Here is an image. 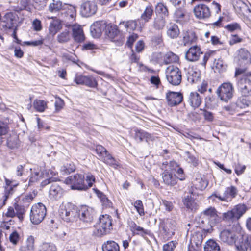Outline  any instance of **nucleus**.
Wrapping results in <instances>:
<instances>
[{
    "label": "nucleus",
    "mask_w": 251,
    "mask_h": 251,
    "mask_svg": "<svg viewBox=\"0 0 251 251\" xmlns=\"http://www.w3.org/2000/svg\"><path fill=\"white\" fill-rule=\"evenodd\" d=\"M247 209L245 204H238L231 210L223 213V220L229 223H234V225H239V219L245 213Z\"/></svg>",
    "instance_id": "obj_1"
},
{
    "label": "nucleus",
    "mask_w": 251,
    "mask_h": 251,
    "mask_svg": "<svg viewBox=\"0 0 251 251\" xmlns=\"http://www.w3.org/2000/svg\"><path fill=\"white\" fill-rule=\"evenodd\" d=\"M59 215L65 222L73 223L78 218V207L72 203H67L60 208Z\"/></svg>",
    "instance_id": "obj_2"
},
{
    "label": "nucleus",
    "mask_w": 251,
    "mask_h": 251,
    "mask_svg": "<svg viewBox=\"0 0 251 251\" xmlns=\"http://www.w3.org/2000/svg\"><path fill=\"white\" fill-rule=\"evenodd\" d=\"M112 229V220L108 215H101L99 218V222L95 226L93 233L98 237L106 235Z\"/></svg>",
    "instance_id": "obj_3"
},
{
    "label": "nucleus",
    "mask_w": 251,
    "mask_h": 251,
    "mask_svg": "<svg viewBox=\"0 0 251 251\" xmlns=\"http://www.w3.org/2000/svg\"><path fill=\"white\" fill-rule=\"evenodd\" d=\"M95 151L98 155L99 159L104 163L115 169H117L119 166V162L101 145H97Z\"/></svg>",
    "instance_id": "obj_4"
},
{
    "label": "nucleus",
    "mask_w": 251,
    "mask_h": 251,
    "mask_svg": "<svg viewBox=\"0 0 251 251\" xmlns=\"http://www.w3.org/2000/svg\"><path fill=\"white\" fill-rule=\"evenodd\" d=\"M47 214L46 206L42 203L33 205L30 210V220L34 225L40 224L45 218Z\"/></svg>",
    "instance_id": "obj_5"
},
{
    "label": "nucleus",
    "mask_w": 251,
    "mask_h": 251,
    "mask_svg": "<svg viewBox=\"0 0 251 251\" xmlns=\"http://www.w3.org/2000/svg\"><path fill=\"white\" fill-rule=\"evenodd\" d=\"M166 77L170 84L173 86H178L182 80L181 72L178 67L170 65L166 70Z\"/></svg>",
    "instance_id": "obj_6"
},
{
    "label": "nucleus",
    "mask_w": 251,
    "mask_h": 251,
    "mask_svg": "<svg viewBox=\"0 0 251 251\" xmlns=\"http://www.w3.org/2000/svg\"><path fill=\"white\" fill-rule=\"evenodd\" d=\"M84 176L76 174L68 177L65 180L67 185H70L72 190H86V184L84 183Z\"/></svg>",
    "instance_id": "obj_7"
},
{
    "label": "nucleus",
    "mask_w": 251,
    "mask_h": 251,
    "mask_svg": "<svg viewBox=\"0 0 251 251\" xmlns=\"http://www.w3.org/2000/svg\"><path fill=\"white\" fill-rule=\"evenodd\" d=\"M234 92L233 84L230 82H225L221 84L217 89L216 94L219 99L225 102L231 99Z\"/></svg>",
    "instance_id": "obj_8"
},
{
    "label": "nucleus",
    "mask_w": 251,
    "mask_h": 251,
    "mask_svg": "<svg viewBox=\"0 0 251 251\" xmlns=\"http://www.w3.org/2000/svg\"><path fill=\"white\" fill-rule=\"evenodd\" d=\"M176 222L171 219H160L159 227L161 234L166 238H171L175 234Z\"/></svg>",
    "instance_id": "obj_9"
},
{
    "label": "nucleus",
    "mask_w": 251,
    "mask_h": 251,
    "mask_svg": "<svg viewBox=\"0 0 251 251\" xmlns=\"http://www.w3.org/2000/svg\"><path fill=\"white\" fill-rule=\"evenodd\" d=\"M26 212L25 207L17 202L13 203L12 206L8 207L7 210L4 216L7 218L17 217L20 222L24 220Z\"/></svg>",
    "instance_id": "obj_10"
},
{
    "label": "nucleus",
    "mask_w": 251,
    "mask_h": 251,
    "mask_svg": "<svg viewBox=\"0 0 251 251\" xmlns=\"http://www.w3.org/2000/svg\"><path fill=\"white\" fill-rule=\"evenodd\" d=\"M238 192L237 188L235 186H231L226 188L223 196L214 192L211 195L209 198L214 201V198H216L221 201L229 202L236 197Z\"/></svg>",
    "instance_id": "obj_11"
},
{
    "label": "nucleus",
    "mask_w": 251,
    "mask_h": 251,
    "mask_svg": "<svg viewBox=\"0 0 251 251\" xmlns=\"http://www.w3.org/2000/svg\"><path fill=\"white\" fill-rule=\"evenodd\" d=\"M98 7L94 0H83L80 6V13L84 17H89L95 15Z\"/></svg>",
    "instance_id": "obj_12"
},
{
    "label": "nucleus",
    "mask_w": 251,
    "mask_h": 251,
    "mask_svg": "<svg viewBox=\"0 0 251 251\" xmlns=\"http://www.w3.org/2000/svg\"><path fill=\"white\" fill-rule=\"evenodd\" d=\"M239 92L243 97L251 96V79L239 78L237 83Z\"/></svg>",
    "instance_id": "obj_13"
},
{
    "label": "nucleus",
    "mask_w": 251,
    "mask_h": 251,
    "mask_svg": "<svg viewBox=\"0 0 251 251\" xmlns=\"http://www.w3.org/2000/svg\"><path fill=\"white\" fill-rule=\"evenodd\" d=\"M0 26L2 29L7 30L13 29L14 27V23L16 22V16L12 12L6 13L0 20Z\"/></svg>",
    "instance_id": "obj_14"
},
{
    "label": "nucleus",
    "mask_w": 251,
    "mask_h": 251,
    "mask_svg": "<svg viewBox=\"0 0 251 251\" xmlns=\"http://www.w3.org/2000/svg\"><path fill=\"white\" fill-rule=\"evenodd\" d=\"M94 214V209L88 206H82L78 210V218L84 223H91L93 220Z\"/></svg>",
    "instance_id": "obj_15"
},
{
    "label": "nucleus",
    "mask_w": 251,
    "mask_h": 251,
    "mask_svg": "<svg viewBox=\"0 0 251 251\" xmlns=\"http://www.w3.org/2000/svg\"><path fill=\"white\" fill-rule=\"evenodd\" d=\"M193 12L196 17L200 20L209 18L211 16L209 8L203 4L196 5L194 8Z\"/></svg>",
    "instance_id": "obj_16"
},
{
    "label": "nucleus",
    "mask_w": 251,
    "mask_h": 251,
    "mask_svg": "<svg viewBox=\"0 0 251 251\" xmlns=\"http://www.w3.org/2000/svg\"><path fill=\"white\" fill-rule=\"evenodd\" d=\"M236 247L239 251H248L251 250V236L242 235L237 241H235Z\"/></svg>",
    "instance_id": "obj_17"
},
{
    "label": "nucleus",
    "mask_w": 251,
    "mask_h": 251,
    "mask_svg": "<svg viewBox=\"0 0 251 251\" xmlns=\"http://www.w3.org/2000/svg\"><path fill=\"white\" fill-rule=\"evenodd\" d=\"M75 81L77 84L84 85L91 88H95L98 85L97 81L92 76L77 75L75 78Z\"/></svg>",
    "instance_id": "obj_18"
},
{
    "label": "nucleus",
    "mask_w": 251,
    "mask_h": 251,
    "mask_svg": "<svg viewBox=\"0 0 251 251\" xmlns=\"http://www.w3.org/2000/svg\"><path fill=\"white\" fill-rule=\"evenodd\" d=\"M166 98L169 105L171 106L179 104L183 100V95L180 92H168Z\"/></svg>",
    "instance_id": "obj_19"
},
{
    "label": "nucleus",
    "mask_w": 251,
    "mask_h": 251,
    "mask_svg": "<svg viewBox=\"0 0 251 251\" xmlns=\"http://www.w3.org/2000/svg\"><path fill=\"white\" fill-rule=\"evenodd\" d=\"M64 193V190L55 181L50 187L49 196L50 199L57 200L63 196Z\"/></svg>",
    "instance_id": "obj_20"
},
{
    "label": "nucleus",
    "mask_w": 251,
    "mask_h": 251,
    "mask_svg": "<svg viewBox=\"0 0 251 251\" xmlns=\"http://www.w3.org/2000/svg\"><path fill=\"white\" fill-rule=\"evenodd\" d=\"M134 131V139L138 142H142L144 140L149 142L154 140L155 138L152 135L144 130L135 128Z\"/></svg>",
    "instance_id": "obj_21"
},
{
    "label": "nucleus",
    "mask_w": 251,
    "mask_h": 251,
    "mask_svg": "<svg viewBox=\"0 0 251 251\" xmlns=\"http://www.w3.org/2000/svg\"><path fill=\"white\" fill-rule=\"evenodd\" d=\"M221 240L227 243L229 245H233L235 243L236 234L235 232L229 229L223 230L220 234Z\"/></svg>",
    "instance_id": "obj_22"
},
{
    "label": "nucleus",
    "mask_w": 251,
    "mask_h": 251,
    "mask_svg": "<svg viewBox=\"0 0 251 251\" xmlns=\"http://www.w3.org/2000/svg\"><path fill=\"white\" fill-rule=\"evenodd\" d=\"M202 52L198 46H194L189 48L185 54V57L189 61L194 62L198 60Z\"/></svg>",
    "instance_id": "obj_23"
},
{
    "label": "nucleus",
    "mask_w": 251,
    "mask_h": 251,
    "mask_svg": "<svg viewBox=\"0 0 251 251\" xmlns=\"http://www.w3.org/2000/svg\"><path fill=\"white\" fill-rule=\"evenodd\" d=\"M106 25L103 21H97L93 23L90 27V31L94 37L98 38L100 36L102 32L106 29Z\"/></svg>",
    "instance_id": "obj_24"
},
{
    "label": "nucleus",
    "mask_w": 251,
    "mask_h": 251,
    "mask_svg": "<svg viewBox=\"0 0 251 251\" xmlns=\"http://www.w3.org/2000/svg\"><path fill=\"white\" fill-rule=\"evenodd\" d=\"M64 6L65 7L60 12L61 16L65 18L66 20L74 21L76 15L75 8L66 4H64Z\"/></svg>",
    "instance_id": "obj_25"
},
{
    "label": "nucleus",
    "mask_w": 251,
    "mask_h": 251,
    "mask_svg": "<svg viewBox=\"0 0 251 251\" xmlns=\"http://www.w3.org/2000/svg\"><path fill=\"white\" fill-rule=\"evenodd\" d=\"M128 225L130 228V231L133 234L140 235L144 237L146 235H149L150 232L147 229L137 225L134 221H130L128 222Z\"/></svg>",
    "instance_id": "obj_26"
},
{
    "label": "nucleus",
    "mask_w": 251,
    "mask_h": 251,
    "mask_svg": "<svg viewBox=\"0 0 251 251\" xmlns=\"http://www.w3.org/2000/svg\"><path fill=\"white\" fill-rule=\"evenodd\" d=\"M163 182L168 186H174L177 183V178L175 175L167 169L164 170L162 174Z\"/></svg>",
    "instance_id": "obj_27"
},
{
    "label": "nucleus",
    "mask_w": 251,
    "mask_h": 251,
    "mask_svg": "<svg viewBox=\"0 0 251 251\" xmlns=\"http://www.w3.org/2000/svg\"><path fill=\"white\" fill-rule=\"evenodd\" d=\"M166 34L171 39H176L180 34L178 25L175 23H170L166 27Z\"/></svg>",
    "instance_id": "obj_28"
},
{
    "label": "nucleus",
    "mask_w": 251,
    "mask_h": 251,
    "mask_svg": "<svg viewBox=\"0 0 251 251\" xmlns=\"http://www.w3.org/2000/svg\"><path fill=\"white\" fill-rule=\"evenodd\" d=\"M73 36L75 41L80 43L85 39L84 34L81 26L78 25H74L72 26Z\"/></svg>",
    "instance_id": "obj_29"
},
{
    "label": "nucleus",
    "mask_w": 251,
    "mask_h": 251,
    "mask_svg": "<svg viewBox=\"0 0 251 251\" xmlns=\"http://www.w3.org/2000/svg\"><path fill=\"white\" fill-rule=\"evenodd\" d=\"M188 102L192 108L196 109L201 105V98L197 92H191L188 98Z\"/></svg>",
    "instance_id": "obj_30"
},
{
    "label": "nucleus",
    "mask_w": 251,
    "mask_h": 251,
    "mask_svg": "<svg viewBox=\"0 0 251 251\" xmlns=\"http://www.w3.org/2000/svg\"><path fill=\"white\" fill-rule=\"evenodd\" d=\"M182 42L184 46H187L195 43L197 40L196 33L192 30L184 31L182 33Z\"/></svg>",
    "instance_id": "obj_31"
},
{
    "label": "nucleus",
    "mask_w": 251,
    "mask_h": 251,
    "mask_svg": "<svg viewBox=\"0 0 251 251\" xmlns=\"http://www.w3.org/2000/svg\"><path fill=\"white\" fill-rule=\"evenodd\" d=\"M137 26V23L134 20L121 22L119 25V28L122 32H130L135 30Z\"/></svg>",
    "instance_id": "obj_32"
},
{
    "label": "nucleus",
    "mask_w": 251,
    "mask_h": 251,
    "mask_svg": "<svg viewBox=\"0 0 251 251\" xmlns=\"http://www.w3.org/2000/svg\"><path fill=\"white\" fill-rule=\"evenodd\" d=\"M154 14V9L152 5L149 4L146 7L141 15L140 20L145 23H147L151 19Z\"/></svg>",
    "instance_id": "obj_33"
},
{
    "label": "nucleus",
    "mask_w": 251,
    "mask_h": 251,
    "mask_svg": "<svg viewBox=\"0 0 251 251\" xmlns=\"http://www.w3.org/2000/svg\"><path fill=\"white\" fill-rule=\"evenodd\" d=\"M60 0H52L49 6V11L51 13L61 12L65 7Z\"/></svg>",
    "instance_id": "obj_34"
},
{
    "label": "nucleus",
    "mask_w": 251,
    "mask_h": 251,
    "mask_svg": "<svg viewBox=\"0 0 251 251\" xmlns=\"http://www.w3.org/2000/svg\"><path fill=\"white\" fill-rule=\"evenodd\" d=\"M106 28V33L108 37L111 40L115 39L118 36L120 30H121L119 26L118 27L116 25H108Z\"/></svg>",
    "instance_id": "obj_35"
},
{
    "label": "nucleus",
    "mask_w": 251,
    "mask_h": 251,
    "mask_svg": "<svg viewBox=\"0 0 251 251\" xmlns=\"http://www.w3.org/2000/svg\"><path fill=\"white\" fill-rule=\"evenodd\" d=\"M103 251H120L119 245L114 241L105 242L102 246Z\"/></svg>",
    "instance_id": "obj_36"
},
{
    "label": "nucleus",
    "mask_w": 251,
    "mask_h": 251,
    "mask_svg": "<svg viewBox=\"0 0 251 251\" xmlns=\"http://www.w3.org/2000/svg\"><path fill=\"white\" fill-rule=\"evenodd\" d=\"M182 201L184 205L188 209L193 211L197 208L198 205L191 196L185 197Z\"/></svg>",
    "instance_id": "obj_37"
},
{
    "label": "nucleus",
    "mask_w": 251,
    "mask_h": 251,
    "mask_svg": "<svg viewBox=\"0 0 251 251\" xmlns=\"http://www.w3.org/2000/svg\"><path fill=\"white\" fill-rule=\"evenodd\" d=\"M71 38V34L69 29H65L58 34L57 41L59 43H65L70 41Z\"/></svg>",
    "instance_id": "obj_38"
},
{
    "label": "nucleus",
    "mask_w": 251,
    "mask_h": 251,
    "mask_svg": "<svg viewBox=\"0 0 251 251\" xmlns=\"http://www.w3.org/2000/svg\"><path fill=\"white\" fill-rule=\"evenodd\" d=\"M62 28L61 21L55 19L50 22L49 26L50 33L53 36L54 35Z\"/></svg>",
    "instance_id": "obj_39"
},
{
    "label": "nucleus",
    "mask_w": 251,
    "mask_h": 251,
    "mask_svg": "<svg viewBox=\"0 0 251 251\" xmlns=\"http://www.w3.org/2000/svg\"><path fill=\"white\" fill-rule=\"evenodd\" d=\"M204 251H220L218 244L213 240L207 241L204 248Z\"/></svg>",
    "instance_id": "obj_40"
},
{
    "label": "nucleus",
    "mask_w": 251,
    "mask_h": 251,
    "mask_svg": "<svg viewBox=\"0 0 251 251\" xmlns=\"http://www.w3.org/2000/svg\"><path fill=\"white\" fill-rule=\"evenodd\" d=\"M34 108L38 112H43L47 108V102L41 100H35L33 103Z\"/></svg>",
    "instance_id": "obj_41"
},
{
    "label": "nucleus",
    "mask_w": 251,
    "mask_h": 251,
    "mask_svg": "<svg viewBox=\"0 0 251 251\" xmlns=\"http://www.w3.org/2000/svg\"><path fill=\"white\" fill-rule=\"evenodd\" d=\"M165 25L166 21L165 19L163 17L160 16L154 18L152 23L153 28L158 30L163 29Z\"/></svg>",
    "instance_id": "obj_42"
},
{
    "label": "nucleus",
    "mask_w": 251,
    "mask_h": 251,
    "mask_svg": "<svg viewBox=\"0 0 251 251\" xmlns=\"http://www.w3.org/2000/svg\"><path fill=\"white\" fill-rule=\"evenodd\" d=\"M94 190L100 199L102 206L105 208L110 207L112 205V202L106 196L99 190L94 189Z\"/></svg>",
    "instance_id": "obj_43"
},
{
    "label": "nucleus",
    "mask_w": 251,
    "mask_h": 251,
    "mask_svg": "<svg viewBox=\"0 0 251 251\" xmlns=\"http://www.w3.org/2000/svg\"><path fill=\"white\" fill-rule=\"evenodd\" d=\"M203 214L209 217L211 221L214 223L219 222V217L217 214V211L214 207H210L203 211Z\"/></svg>",
    "instance_id": "obj_44"
},
{
    "label": "nucleus",
    "mask_w": 251,
    "mask_h": 251,
    "mask_svg": "<svg viewBox=\"0 0 251 251\" xmlns=\"http://www.w3.org/2000/svg\"><path fill=\"white\" fill-rule=\"evenodd\" d=\"M50 176H54L55 175V173L51 170H45V175H44V177L45 176H46V177H49L48 178L44 180V181H43L41 183V185L42 187H45L46 186V185H47L48 184H49L51 183H53V182H55L56 181L55 180V178H53V177H50Z\"/></svg>",
    "instance_id": "obj_45"
},
{
    "label": "nucleus",
    "mask_w": 251,
    "mask_h": 251,
    "mask_svg": "<svg viewBox=\"0 0 251 251\" xmlns=\"http://www.w3.org/2000/svg\"><path fill=\"white\" fill-rule=\"evenodd\" d=\"M179 61V57L172 52L167 53L164 57L165 64L176 63Z\"/></svg>",
    "instance_id": "obj_46"
},
{
    "label": "nucleus",
    "mask_w": 251,
    "mask_h": 251,
    "mask_svg": "<svg viewBox=\"0 0 251 251\" xmlns=\"http://www.w3.org/2000/svg\"><path fill=\"white\" fill-rule=\"evenodd\" d=\"M238 58L239 60H245L251 62V57L250 52L245 49L241 48L238 50Z\"/></svg>",
    "instance_id": "obj_47"
},
{
    "label": "nucleus",
    "mask_w": 251,
    "mask_h": 251,
    "mask_svg": "<svg viewBox=\"0 0 251 251\" xmlns=\"http://www.w3.org/2000/svg\"><path fill=\"white\" fill-rule=\"evenodd\" d=\"M7 145L10 149H14L18 146V137L16 134L10 135L7 138Z\"/></svg>",
    "instance_id": "obj_48"
},
{
    "label": "nucleus",
    "mask_w": 251,
    "mask_h": 251,
    "mask_svg": "<svg viewBox=\"0 0 251 251\" xmlns=\"http://www.w3.org/2000/svg\"><path fill=\"white\" fill-rule=\"evenodd\" d=\"M38 251H57V248L52 243H43L40 246Z\"/></svg>",
    "instance_id": "obj_49"
},
{
    "label": "nucleus",
    "mask_w": 251,
    "mask_h": 251,
    "mask_svg": "<svg viewBox=\"0 0 251 251\" xmlns=\"http://www.w3.org/2000/svg\"><path fill=\"white\" fill-rule=\"evenodd\" d=\"M132 205L134 206L137 213L140 216H142L145 215V213L144 211V208L141 200H136L133 203H132Z\"/></svg>",
    "instance_id": "obj_50"
},
{
    "label": "nucleus",
    "mask_w": 251,
    "mask_h": 251,
    "mask_svg": "<svg viewBox=\"0 0 251 251\" xmlns=\"http://www.w3.org/2000/svg\"><path fill=\"white\" fill-rule=\"evenodd\" d=\"M8 127L3 122H0V145L3 142V136L5 135L8 132Z\"/></svg>",
    "instance_id": "obj_51"
},
{
    "label": "nucleus",
    "mask_w": 251,
    "mask_h": 251,
    "mask_svg": "<svg viewBox=\"0 0 251 251\" xmlns=\"http://www.w3.org/2000/svg\"><path fill=\"white\" fill-rule=\"evenodd\" d=\"M246 97L242 96L238 99L237 101V104L238 107L241 108H245L250 105V101L248 100Z\"/></svg>",
    "instance_id": "obj_52"
},
{
    "label": "nucleus",
    "mask_w": 251,
    "mask_h": 251,
    "mask_svg": "<svg viewBox=\"0 0 251 251\" xmlns=\"http://www.w3.org/2000/svg\"><path fill=\"white\" fill-rule=\"evenodd\" d=\"M224 28L230 32L237 30H241V27L240 24L236 22L228 24L227 25L225 26Z\"/></svg>",
    "instance_id": "obj_53"
},
{
    "label": "nucleus",
    "mask_w": 251,
    "mask_h": 251,
    "mask_svg": "<svg viewBox=\"0 0 251 251\" xmlns=\"http://www.w3.org/2000/svg\"><path fill=\"white\" fill-rule=\"evenodd\" d=\"M47 0H33V5L38 10L43 9L46 5Z\"/></svg>",
    "instance_id": "obj_54"
},
{
    "label": "nucleus",
    "mask_w": 251,
    "mask_h": 251,
    "mask_svg": "<svg viewBox=\"0 0 251 251\" xmlns=\"http://www.w3.org/2000/svg\"><path fill=\"white\" fill-rule=\"evenodd\" d=\"M45 175V170L43 171L41 173L37 171L34 172V173L32 174V176L29 179V183H31L38 180L40 177H44Z\"/></svg>",
    "instance_id": "obj_55"
},
{
    "label": "nucleus",
    "mask_w": 251,
    "mask_h": 251,
    "mask_svg": "<svg viewBox=\"0 0 251 251\" xmlns=\"http://www.w3.org/2000/svg\"><path fill=\"white\" fill-rule=\"evenodd\" d=\"M13 193V188L12 187H10V188H8L7 187H4V192L3 194V200L2 202V206L5 205L6 204V201L9 196L12 195Z\"/></svg>",
    "instance_id": "obj_56"
},
{
    "label": "nucleus",
    "mask_w": 251,
    "mask_h": 251,
    "mask_svg": "<svg viewBox=\"0 0 251 251\" xmlns=\"http://www.w3.org/2000/svg\"><path fill=\"white\" fill-rule=\"evenodd\" d=\"M177 243L176 241H172L164 244L163 246V251H173Z\"/></svg>",
    "instance_id": "obj_57"
},
{
    "label": "nucleus",
    "mask_w": 251,
    "mask_h": 251,
    "mask_svg": "<svg viewBox=\"0 0 251 251\" xmlns=\"http://www.w3.org/2000/svg\"><path fill=\"white\" fill-rule=\"evenodd\" d=\"M205 105L208 108H211L216 103V99L214 96H209L205 99Z\"/></svg>",
    "instance_id": "obj_58"
},
{
    "label": "nucleus",
    "mask_w": 251,
    "mask_h": 251,
    "mask_svg": "<svg viewBox=\"0 0 251 251\" xmlns=\"http://www.w3.org/2000/svg\"><path fill=\"white\" fill-rule=\"evenodd\" d=\"M9 238L11 243L17 245L20 240V236L17 231H14L10 234Z\"/></svg>",
    "instance_id": "obj_59"
},
{
    "label": "nucleus",
    "mask_w": 251,
    "mask_h": 251,
    "mask_svg": "<svg viewBox=\"0 0 251 251\" xmlns=\"http://www.w3.org/2000/svg\"><path fill=\"white\" fill-rule=\"evenodd\" d=\"M156 10L159 13L163 14L164 16L167 15L168 14L167 8L163 3H158L156 6Z\"/></svg>",
    "instance_id": "obj_60"
},
{
    "label": "nucleus",
    "mask_w": 251,
    "mask_h": 251,
    "mask_svg": "<svg viewBox=\"0 0 251 251\" xmlns=\"http://www.w3.org/2000/svg\"><path fill=\"white\" fill-rule=\"evenodd\" d=\"M75 168L74 165H69V167L67 165H64L61 168V171L63 174L68 175L75 171Z\"/></svg>",
    "instance_id": "obj_61"
},
{
    "label": "nucleus",
    "mask_w": 251,
    "mask_h": 251,
    "mask_svg": "<svg viewBox=\"0 0 251 251\" xmlns=\"http://www.w3.org/2000/svg\"><path fill=\"white\" fill-rule=\"evenodd\" d=\"M86 181L87 183L86 184L87 189L93 186V183L95 181V177L92 174H88L86 177Z\"/></svg>",
    "instance_id": "obj_62"
},
{
    "label": "nucleus",
    "mask_w": 251,
    "mask_h": 251,
    "mask_svg": "<svg viewBox=\"0 0 251 251\" xmlns=\"http://www.w3.org/2000/svg\"><path fill=\"white\" fill-rule=\"evenodd\" d=\"M245 169L246 166L244 165H242L240 163H238L236 164H235V172L238 176L243 174Z\"/></svg>",
    "instance_id": "obj_63"
},
{
    "label": "nucleus",
    "mask_w": 251,
    "mask_h": 251,
    "mask_svg": "<svg viewBox=\"0 0 251 251\" xmlns=\"http://www.w3.org/2000/svg\"><path fill=\"white\" fill-rule=\"evenodd\" d=\"M32 26L34 30L39 31L42 30V26L40 20L36 19L32 22Z\"/></svg>",
    "instance_id": "obj_64"
}]
</instances>
